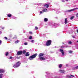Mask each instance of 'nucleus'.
Returning <instances> with one entry per match:
<instances>
[{
  "label": "nucleus",
  "mask_w": 78,
  "mask_h": 78,
  "mask_svg": "<svg viewBox=\"0 0 78 78\" xmlns=\"http://www.w3.org/2000/svg\"><path fill=\"white\" fill-rule=\"evenodd\" d=\"M37 55V54L36 53L34 55L30 56L29 58V59H30V60H32V59H33L34 58H36Z\"/></svg>",
  "instance_id": "1"
},
{
  "label": "nucleus",
  "mask_w": 78,
  "mask_h": 78,
  "mask_svg": "<svg viewBox=\"0 0 78 78\" xmlns=\"http://www.w3.org/2000/svg\"><path fill=\"white\" fill-rule=\"evenodd\" d=\"M20 66V62H18L16 64H15L14 65L13 67L14 68H17L19 66Z\"/></svg>",
  "instance_id": "2"
},
{
  "label": "nucleus",
  "mask_w": 78,
  "mask_h": 78,
  "mask_svg": "<svg viewBox=\"0 0 78 78\" xmlns=\"http://www.w3.org/2000/svg\"><path fill=\"white\" fill-rule=\"evenodd\" d=\"M51 40H49L47 41V42L46 43V45L47 46H49L51 45Z\"/></svg>",
  "instance_id": "3"
},
{
  "label": "nucleus",
  "mask_w": 78,
  "mask_h": 78,
  "mask_svg": "<svg viewBox=\"0 0 78 78\" xmlns=\"http://www.w3.org/2000/svg\"><path fill=\"white\" fill-rule=\"evenodd\" d=\"M78 8H75L74 9H72L69 10H68L67 11V12H71L72 11H75V9H78Z\"/></svg>",
  "instance_id": "4"
},
{
  "label": "nucleus",
  "mask_w": 78,
  "mask_h": 78,
  "mask_svg": "<svg viewBox=\"0 0 78 78\" xmlns=\"http://www.w3.org/2000/svg\"><path fill=\"white\" fill-rule=\"evenodd\" d=\"M59 51L60 52L62 53V56H64L65 54L64 52V50L62 49H60L59 50Z\"/></svg>",
  "instance_id": "5"
},
{
  "label": "nucleus",
  "mask_w": 78,
  "mask_h": 78,
  "mask_svg": "<svg viewBox=\"0 0 78 78\" xmlns=\"http://www.w3.org/2000/svg\"><path fill=\"white\" fill-rule=\"evenodd\" d=\"M22 54V51H18L17 52V55H20Z\"/></svg>",
  "instance_id": "6"
},
{
  "label": "nucleus",
  "mask_w": 78,
  "mask_h": 78,
  "mask_svg": "<svg viewBox=\"0 0 78 78\" xmlns=\"http://www.w3.org/2000/svg\"><path fill=\"white\" fill-rule=\"evenodd\" d=\"M39 58L40 59V60H42L43 61H44L45 60V58L44 57H39Z\"/></svg>",
  "instance_id": "7"
},
{
  "label": "nucleus",
  "mask_w": 78,
  "mask_h": 78,
  "mask_svg": "<svg viewBox=\"0 0 78 78\" xmlns=\"http://www.w3.org/2000/svg\"><path fill=\"white\" fill-rule=\"evenodd\" d=\"M44 56V54L43 53H40L39 55V58H41V56Z\"/></svg>",
  "instance_id": "8"
},
{
  "label": "nucleus",
  "mask_w": 78,
  "mask_h": 78,
  "mask_svg": "<svg viewBox=\"0 0 78 78\" xmlns=\"http://www.w3.org/2000/svg\"><path fill=\"white\" fill-rule=\"evenodd\" d=\"M30 56V53L29 52H27L25 54V56Z\"/></svg>",
  "instance_id": "9"
},
{
  "label": "nucleus",
  "mask_w": 78,
  "mask_h": 78,
  "mask_svg": "<svg viewBox=\"0 0 78 78\" xmlns=\"http://www.w3.org/2000/svg\"><path fill=\"white\" fill-rule=\"evenodd\" d=\"M3 72H5V70L3 69L0 70V73H3Z\"/></svg>",
  "instance_id": "10"
},
{
  "label": "nucleus",
  "mask_w": 78,
  "mask_h": 78,
  "mask_svg": "<svg viewBox=\"0 0 78 78\" xmlns=\"http://www.w3.org/2000/svg\"><path fill=\"white\" fill-rule=\"evenodd\" d=\"M59 72H60L61 73H64V70L60 69L59 70Z\"/></svg>",
  "instance_id": "11"
},
{
  "label": "nucleus",
  "mask_w": 78,
  "mask_h": 78,
  "mask_svg": "<svg viewBox=\"0 0 78 78\" xmlns=\"http://www.w3.org/2000/svg\"><path fill=\"white\" fill-rule=\"evenodd\" d=\"M46 76V78H48V77L49 78H51V76H50V74H49V75H48V74H47V76Z\"/></svg>",
  "instance_id": "12"
},
{
  "label": "nucleus",
  "mask_w": 78,
  "mask_h": 78,
  "mask_svg": "<svg viewBox=\"0 0 78 78\" xmlns=\"http://www.w3.org/2000/svg\"><path fill=\"white\" fill-rule=\"evenodd\" d=\"M12 16V15L11 14H7V16L8 17H11Z\"/></svg>",
  "instance_id": "13"
},
{
  "label": "nucleus",
  "mask_w": 78,
  "mask_h": 78,
  "mask_svg": "<svg viewBox=\"0 0 78 78\" xmlns=\"http://www.w3.org/2000/svg\"><path fill=\"white\" fill-rule=\"evenodd\" d=\"M48 21V19L47 18H45L44 20V22H47Z\"/></svg>",
  "instance_id": "14"
},
{
  "label": "nucleus",
  "mask_w": 78,
  "mask_h": 78,
  "mask_svg": "<svg viewBox=\"0 0 78 78\" xmlns=\"http://www.w3.org/2000/svg\"><path fill=\"white\" fill-rule=\"evenodd\" d=\"M53 26L54 27V28H56L57 27V25L55 23H54L53 24Z\"/></svg>",
  "instance_id": "15"
},
{
  "label": "nucleus",
  "mask_w": 78,
  "mask_h": 78,
  "mask_svg": "<svg viewBox=\"0 0 78 78\" xmlns=\"http://www.w3.org/2000/svg\"><path fill=\"white\" fill-rule=\"evenodd\" d=\"M47 11V9H44L43 10V12H46Z\"/></svg>",
  "instance_id": "16"
},
{
  "label": "nucleus",
  "mask_w": 78,
  "mask_h": 78,
  "mask_svg": "<svg viewBox=\"0 0 78 78\" xmlns=\"http://www.w3.org/2000/svg\"><path fill=\"white\" fill-rule=\"evenodd\" d=\"M65 24H66L67 23V19L66 18L65 20Z\"/></svg>",
  "instance_id": "17"
},
{
  "label": "nucleus",
  "mask_w": 78,
  "mask_h": 78,
  "mask_svg": "<svg viewBox=\"0 0 78 78\" xmlns=\"http://www.w3.org/2000/svg\"><path fill=\"white\" fill-rule=\"evenodd\" d=\"M44 6L45 7H46V8H48L49 5L48 4H46V5H44Z\"/></svg>",
  "instance_id": "18"
},
{
  "label": "nucleus",
  "mask_w": 78,
  "mask_h": 78,
  "mask_svg": "<svg viewBox=\"0 0 78 78\" xmlns=\"http://www.w3.org/2000/svg\"><path fill=\"white\" fill-rule=\"evenodd\" d=\"M22 53L23 54H25V53H26V51L25 50H23L22 51Z\"/></svg>",
  "instance_id": "19"
},
{
  "label": "nucleus",
  "mask_w": 78,
  "mask_h": 78,
  "mask_svg": "<svg viewBox=\"0 0 78 78\" xmlns=\"http://www.w3.org/2000/svg\"><path fill=\"white\" fill-rule=\"evenodd\" d=\"M19 40H17L15 42V44H17L18 43H19Z\"/></svg>",
  "instance_id": "20"
},
{
  "label": "nucleus",
  "mask_w": 78,
  "mask_h": 78,
  "mask_svg": "<svg viewBox=\"0 0 78 78\" xmlns=\"http://www.w3.org/2000/svg\"><path fill=\"white\" fill-rule=\"evenodd\" d=\"M62 66V64H61L59 65V66H58L59 68H61Z\"/></svg>",
  "instance_id": "21"
},
{
  "label": "nucleus",
  "mask_w": 78,
  "mask_h": 78,
  "mask_svg": "<svg viewBox=\"0 0 78 78\" xmlns=\"http://www.w3.org/2000/svg\"><path fill=\"white\" fill-rule=\"evenodd\" d=\"M2 74H0V78H2V76H3Z\"/></svg>",
  "instance_id": "22"
},
{
  "label": "nucleus",
  "mask_w": 78,
  "mask_h": 78,
  "mask_svg": "<svg viewBox=\"0 0 78 78\" xmlns=\"http://www.w3.org/2000/svg\"><path fill=\"white\" fill-rule=\"evenodd\" d=\"M73 18H74V16H73L71 17L70 19L71 20H73Z\"/></svg>",
  "instance_id": "23"
},
{
  "label": "nucleus",
  "mask_w": 78,
  "mask_h": 78,
  "mask_svg": "<svg viewBox=\"0 0 78 78\" xmlns=\"http://www.w3.org/2000/svg\"><path fill=\"white\" fill-rule=\"evenodd\" d=\"M32 38H33V37H32V36H30L29 37V39H32Z\"/></svg>",
  "instance_id": "24"
},
{
  "label": "nucleus",
  "mask_w": 78,
  "mask_h": 78,
  "mask_svg": "<svg viewBox=\"0 0 78 78\" xmlns=\"http://www.w3.org/2000/svg\"><path fill=\"white\" fill-rule=\"evenodd\" d=\"M76 69H78V66L76 67L74 69V70H76Z\"/></svg>",
  "instance_id": "25"
},
{
  "label": "nucleus",
  "mask_w": 78,
  "mask_h": 78,
  "mask_svg": "<svg viewBox=\"0 0 78 78\" xmlns=\"http://www.w3.org/2000/svg\"><path fill=\"white\" fill-rule=\"evenodd\" d=\"M40 14H39V15L41 14H43L44 13V12H43L40 11Z\"/></svg>",
  "instance_id": "26"
},
{
  "label": "nucleus",
  "mask_w": 78,
  "mask_h": 78,
  "mask_svg": "<svg viewBox=\"0 0 78 78\" xmlns=\"http://www.w3.org/2000/svg\"><path fill=\"white\" fill-rule=\"evenodd\" d=\"M69 52L70 53H72L73 52V51H69Z\"/></svg>",
  "instance_id": "27"
},
{
  "label": "nucleus",
  "mask_w": 78,
  "mask_h": 78,
  "mask_svg": "<svg viewBox=\"0 0 78 78\" xmlns=\"http://www.w3.org/2000/svg\"><path fill=\"white\" fill-rule=\"evenodd\" d=\"M35 28L36 30H38V27L36 26L35 27Z\"/></svg>",
  "instance_id": "28"
},
{
  "label": "nucleus",
  "mask_w": 78,
  "mask_h": 78,
  "mask_svg": "<svg viewBox=\"0 0 78 78\" xmlns=\"http://www.w3.org/2000/svg\"><path fill=\"white\" fill-rule=\"evenodd\" d=\"M68 44H72V42L70 41H69L68 42Z\"/></svg>",
  "instance_id": "29"
},
{
  "label": "nucleus",
  "mask_w": 78,
  "mask_h": 78,
  "mask_svg": "<svg viewBox=\"0 0 78 78\" xmlns=\"http://www.w3.org/2000/svg\"><path fill=\"white\" fill-rule=\"evenodd\" d=\"M9 54V53L8 52H6L5 54L6 56H8Z\"/></svg>",
  "instance_id": "30"
},
{
  "label": "nucleus",
  "mask_w": 78,
  "mask_h": 78,
  "mask_svg": "<svg viewBox=\"0 0 78 78\" xmlns=\"http://www.w3.org/2000/svg\"><path fill=\"white\" fill-rule=\"evenodd\" d=\"M24 45H28V44L27 43V42H26V43H24Z\"/></svg>",
  "instance_id": "31"
},
{
  "label": "nucleus",
  "mask_w": 78,
  "mask_h": 78,
  "mask_svg": "<svg viewBox=\"0 0 78 78\" xmlns=\"http://www.w3.org/2000/svg\"><path fill=\"white\" fill-rule=\"evenodd\" d=\"M4 38H5V39L6 40H7L8 39V38H7V37H4Z\"/></svg>",
  "instance_id": "32"
},
{
  "label": "nucleus",
  "mask_w": 78,
  "mask_h": 78,
  "mask_svg": "<svg viewBox=\"0 0 78 78\" xmlns=\"http://www.w3.org/2000/svg\"><path fill=\"white\" fill-rule=\"evenodd\" d=\"M13 19H17V18L14 17H13Z\"/></svg>",
  "instance_id": "33"
},
{
  "label": "nucleus",
  "mask_w": 78,
  "mask_h": 78,
  "mask_svg": "<svg viewBox=\"0 0 78 78\" xmlns=\"http://www.w3.org/2000/svg\"><path fill=\"white\" fill-rule=\"evenodd\" d=\"M70 76H72L73 77H75V76H73V75H70Z\"/></svg>",
  "instance_id": "34"
},
{
  "label": "nucleus",
  "mask_w": 78,
  "mask_h": 78,
  "mask_svg": "<svg viewBox=\"0 0 78 78\" xmlns=\"http://www.w3.org/2000/svg\"><path fill=\"white\" fill-rule=\"evenodd\" d=\"M76 17H78V13H77L76 14Z\"/></svg>",
  "instance_id": "35"
},
{
  "label": "nucleus",
  "mask_w": 78,
  "mask_h": 78,
  "mask_svg": "<svg viewBox=\"0 0 78 78\" xmlns=\"http://www.w3.org/2000/svg\"><path fill=\"white\" fill-rule=\"evenodd\" d=\"M34 42V40H32L31 41V42H32V43H33V42Z\"/></svg>",
  "instance_id": "36"
},
{
  "label": "nucleus",
  "mask_w": 78,
  "mask_h": 78,
  "mask_svg": "<svg viewBox=\"0 0 78 78\" xmlns=\"http://www.w3.org/2000/svg\"><path fill=\"white\" fill-rule=\"evenodd\" d=\"M2 44V41L0 40V44Z\"/></svg>",
  "instance_id": "37"
},
{
  "label": "nucleus",
  "mask_w": 78,
  "mask_h": 78,
  "mask_svg": "<svg viewBox=\"0 0 78 78\" xmlns=\"http://www.w3.org/2000/svg\"><path fill=\"white\" fill-rule=\"evenodd\" d=\"M12 57H10L9 58V59H12Z\"/></svg>",
  "instance_id": "38"
},
{
  "label": "nucleus",
  "mask_w": 78,
  "mask_h": 78,
  "mask_svg": "<svg viewBox=\"0 0 78 78\" xmlns=\"http://www.w3.org/2000/svg\"><path fill=\"white\" fill-rule=\"evenodd\" d=\"M69 78H71V76H69Z\"/></svg>",
  "instance_id": "39"
},
{
  "label": "nucleus",
  "mask_w": 78,
  "mask_h": 78,
  "mask_svg": "<svg viewBox=\"0 0 78 78\" xmlns=\"http://www.w3.org/2000/svg\"><path fill=\"white\" fill-rule=\"evenodd\" d=\"M30 34H31V33H32V32H30Z\"/></svg>",
  "instance_id": "40"
},
{
  "label": "nucleus",
  "mask_w": 78,
  "mask_h": 78,
  "mask_svg": "<svg viewBox=\"0 0 78 78\" xmlns=\"http://www.w3.org/2000/svg\"><path fill=\"white\" fill-rule=\"evenodd\" d=\"M2 33V32L0 31V34H1Z\"/></svg>",
  "instance_id": "41"
},
{
  "label": "nucleus",
  "mask_w": 78,
  "mask_h": 78,
  "mask_svg": "<svg viewBox=\"0 0 78 78\" xmlns=\"http://www.w3.org/2000/svg\"><path fill=\"white\" fill-rule=\"evenodd\" d=\"M2 29H4V27H2Z\"/></svg>",
  "instance_id": "42"
},
{
  "label": "nucleus",
  "mask_w": 78,
  "mask_h": 78,
  "mask_svg": "<svg viewBox=\"0 0 78 78\" xmlns=\"http://www.w3.org/2000/svg\"><path fill=\"white\" fill-rule=\"evenodd\" d=\"M77 33H78V30H77Z\"/></svg>",
  "instance_id": "43"
},
{
  "label": "nucleus",
  "mask_w": 78,
  "mask_h": 78,
  "mask_svg": "<svg viewBox=\"0 0 78 78\" xmlns=\"http://www.w3.org/2000/svg\"><path fill=\"white\" fill-rule=\"evenodd\" d=\"M61 48H64V47H62V46Z\"/></svg>",
  "instance_id": "44"
},
{
  "label": "nucleus",
  "mask_w": 78,
  "mask_h": 78,
  "mask_svg": "<svg viewBox=\"0 0 78 78\" xmlns=\"http://www.w3.org/2000/svg\"><path fill=\"white\" fill-rule=\"evenodd\" d=\"M62 2H64V1H62Z\"/></svg>",
  "instance_id": "45"
},
{
  "label": "nucleus",
  "mask_w": 78,
  "mask_h": 78,
  "mask_svg": "<svg viewBox=\"0 0 78 78\" xmlns=\"http://www.w3.org/2000/svg\"><path fill=\"white\" fill-rule=\"evenodd\" d=\"M73 38H74L75 37H74V36H73Z\"/></svg>",
  "instance_id": "46"
},
{
  "label": "nucleus",
  "mask_w": 78,
  "mask_h": 78,
  "mask_svg": "<svg viewBox=\"0 0 78 78\" xmlns=\"http://www.w3.org/2000/svg\"><path fill=\"white\" fill-rule=\"evenodd\" d=\"M69 0H66V1H68Z\"/></svg>",
  "instance_id": "47"
},
{
  "label": "nucleus",
  "mask_w": 78,
  "mask_h": 78,
  "mask_svg": "<svg viewBox=\"0 0 78 78\" xmlns=\"http://www.w3.org/2000/svg\"><path fill=\"white\" fill-rule=\"evenodd\" d=\"M62 44H64V43L63 42V43H62Z\"/></svg>",
  "instance_id": "48"
},
{
  "label": "nucleus",
  "mask_w": 78,
  "mask_h": 78,
  "mask_svg": "<svg viewBox=\"0 0 78 78\" xmlns=\"http://www.w3.org/2000/svg\"><path fill=\"white\" fill-rule=\"evenodd\" d=\"M77 42L78 43V41H77Z\"/></svg>",
  "instance_id": "49"
},
{
  "label": "nucleus",
  "mask_w": 78,
  "mask_h": 78,
  "mask_svg": "<svg viewBox=\"0 0 78 78\" xmlns=\"http://www.w3.org/2000/svg\"><path fill=\"white\" fill-rule=\"evenodd\" d=\"M66 47H68V46H67Z\"/></svg>",
  "instance_id": "50"
}]
</instances>
